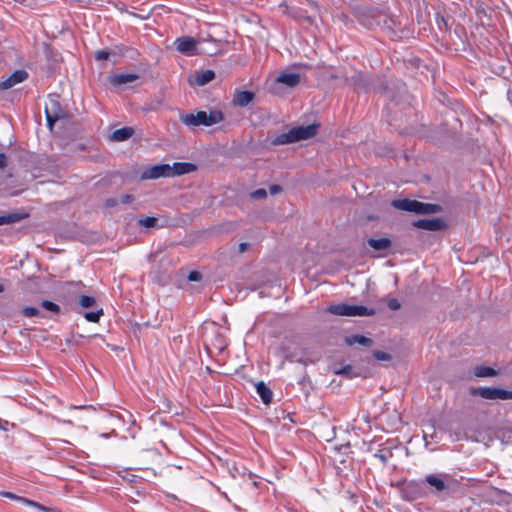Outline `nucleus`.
<instances>
[{
  "instance_id": "nucleus-1",
  "label": "nucleus",
  "mask_w": 512,
  "mask_h": 512,
  "mask_svg": "<svg viewBox=\"0 0 512 512\" xmlns=\"http://www.w3.org/2000/svg\"><path fill=\"white\" fill-rule=\"evenodd\" d=\"M180 121L187 127L212 126L224 120V114L220 110L196 111L191 113H180Z\"/></svg>"
},
{
  "instance_id": "nucleus-2",
  "label": "nucleus",
  "mask_w": 512,
  "mask_h": 512,
  "mask_svg": "<svg viewBox=\"0 0 512 512\" xmlns=\"http://www.w3.org/2000/svg\"><path fill=\"white\" fill-rule=\"evenodd\" d=\"M318 124H310L307 126H297L290 129L288 132L281 133L277 135L273 140L272 144L286 145L295 143L301 140H307L313 138L318 133Z\"/></svg>"
},
{
  "instance_id": "nucleus-3",
  "label": "nucleus",
  "mask_w": 512,
  "mask_h": 512,
  "mask_svg": "<svg viewBox=\"0 0 512 512\" xmlns=\"http://www.w3.org/2000/svg\"><path fill=\"white\" fill-rule=\"evenodd\" d=\"M423 483L430 487V494L444 499L452 493L454 480L447 475L430 474L424 478Z\"/></svg>"
},
{
  "instance_id": "nucleus-4",
  "label": "nucleus",
  "mask_w": 512,
  "mask_h": 512,
  "mask_svg": "<svg viewBox=\"0 0 512 512\" xmlns=\"http://www.w3.org/2000/svg\"><path fill=\"white\" fill-rule=\"evenodd\" d=\"M328 312L338 316H372L375 309L363 305L333 304L327 308Z\"/></svg>"
},
{
  "instance_id": "nucleus-5",
  "label": "nucleus",
  "mask_w": 512,
  "mask_h": 512,
  "mask_svg": "<svg viewBox=\"0 0 512 512\" xmlns=\"http://www.w3.org/2000/svg\"><path fill=\"white\" fill-rule=\"evenodd\" d=\"M204 40H196L192 37H179L175 40L174 45L180 53L187 56H194L198 54H211L210 51L199 48V45L203 43Z\"/></svg>"
},
{
  "instance_id": "nucleus-6",
  "label": "nucleus",
  "mask_w": 512,
  "mask_h": 512,
  "mask_svg": "<svg viewBox=\"0 0 512 512\" xmlns=\"http://www.w3.org/2000/svg\"><path fill=\"white\" fill-rule=\"evenodd\" d=\"M45 115L47 124L50 128L53 127L56 121L65 116V112L61 108L58 95L50 94L48 96V101L45 104Z\"/></svg>"
},
{
  "instance_id": "nucleus-7",
  "label": "nucleus",
  "mask_w": 512,
  "mask_h": 512,
  "mask_svg": "<svg viewBox=\"0 0 512 512\" xmlns=\"http://www.w3.org/2000/svg\"><path fill=\"white\" fill-rule=\"evenodd\" d=\"M471 394L474 396H480L488 400H508L512 399V391H508L497 387H478L471 389Z\"/></svg>"
},
{
  "instance_id": "nucleus-8",
  "label": "nucleus",
  "mask_w": 512,
  "mask_h": 512,
  "mask_svg": "<svg viewBox=\"0 0 512 512\" xmlns=\"http://www.w3.org/2000/svg\"><path fill=\"white\" fill-rule=\"evenodd\" d=\"M422 482L410 481L404 484L402 488V498L407 501H414L417 499L424 498L428 492L426 491Z\"/></svg>"
},
{
  "instance_id": "nucleus-9",
  "label": "nucleus",
  "mask_w": 512,
  "mask_h": 512,
  "mask_svg": "<svg viewBox=\"0 0 512 512\" xmlns=\"http://www.w3.org/2000/svg\"><path fill=\"white\" fill-rule=\"evenodd\" d=\"M29 77V74L24 69L14 71L7 79L0 82V91L11 89L15 85L24 82Z\"/></svg>"
},
{
  "instance_id": "nucleus-10",
  "label": "nucleus",
  "mask_w": 512,
  "mask_h": 512,
  "mask_svg": "<svg viewBox=\"0 0 512 512\" xmlns=\"http://www.w3.org/2000/svg\"><path fill=\"white\" fill-rule=\"evenodd\" d=\"M160 177H173L169 164L155 165L145 170L142 174L143 179H157Z\"/></svg>"
},
{
  "instance_id": "nucleus-11",
  "label": "nucleus",
  "mask_w": 512,
  "mask_h": 512,
  "mask_svg": "<svg viewBox=\"0 0 512 512\" xmlns=\"http://www.w3.org/2000/svg\"><path fill=\"white\" fill-rule=\"evenodd\" d=\"M417 228L428 230V231H440L445 228V222L440 218L434 219H420L413 223Z\"/></svg>"
},
{
  "instance_id": "nucleus-12",
  "label": "nucleus",
  "mask_w": 512,
  "mask_h": 512,
  "mask_svg": "<svg viewBox=\"0 0 512 512\" xmlns=\"http://www.w3.org/2000/svg\"><path fill=\"white\" fill-rule=\"evenodd\" d=\"M0 494L3 495L4 497L12 499V500L20 501V502H22L25 505H29V506L35 507V508H37V509H39L40 511H43V512H52L53 511V509L47 508V507L43 506L42 504H40L38 502H35V501L30 500V499L25 498V497L17 496L15 494L11 493V492H1Z\"/></svg>"
},
{
  "instance_id": "nucleus-13",
  "label": "nucleus",
  "mask_w": 512,
  "mask_h": 512,
  "mask_svg": "<svg viewBox=\"0 0 512 512\" xmlns=\"http://www.w3.org/2000/svg\"><path fill=\"white\" fill-rule=\"evenodd\" d=\"M300 79L301 77L299 73H282L276 80L278 83L294 88L300 83Z\"/></svg>"
},
{
  "instance_id": "nucleus-14",
  "label": "nucleus",
  "mask_w": 512,
  "mask_h": 512,
  "mask_svg": "<svg viewBox=\"0 0 512 512\" xmlns=\"http://www.w3.org/2000/svg\"><path fill=\"white\" fill-rule=\"evenodd\" d=\"M139 79V75L135 73H127V74H115L111 77L110 82L114 86H121L127 83H131Z\"/></svg>"
},
{
  "instance_id": "nucleus-15",
  "label": "nucleus",
  "mask_w": 512,
  "mask_h": 512,
  "mask_svg": "<svg viewBox=\"0 0 512 512\" xmlns=\"http://www.w3.org/2000/svg\"><path fill=\"white\" fill-rule=\"evenodd\" d=\"M173 176L183 175L196 170V166L187 162H176L170 166Z\"/></svg>"
},
{
  "instance_id": "nucleus-16",
  "label": "nucleus",
  "mask_w": 512,
  "mask_h": 512,
  "mask_svg": "<svg viewBox=\"0 0 512 512\" xmlns=\"http://www.w3.org/2000/svg\"><path fill=\"white\" fill-rule=\"evenodd\" d=\"M256 391L264 404L268 405L272 402L273 392L263 381L256 384Z\"/></svg>"
},
{
  "instance_id": "nucleus-17",
  "label": "nucleus",
  "mask_w": 512,
  "mask_h": 512,
  "mask_svg": "<svg viewBox=\"0 0 512 512\" xmlns=\"http://www.w3.org/2000/svg\"><path fill=\"white\" fill-rule=\"evenodd\" d=\"M367 243L371 248H373L376 251H386L392 245V241L387 237L379 239L369 238L367 240Z\"/></svg>"
},
{
  "instance_id": "nucleus-18",
  "label": "nucleus",
  "mask_w": 512,
  "mask_h": 512,
  "mask_svg": "<svg viewBox=\"0 0 512 512\" xmlns=\"http://www.w3.org/2000/svg\"><path fill=\"white\" fill-rule=\"evenodd\" d=\"M134 134V129L132 127H123L115 130L110 139L116 142H122L131 138Z\"/></svg>"
},
{
  "instance_id": "nucleus-19",
  "label": "nucleus",
  "mask_w": 512,
  "mask_h": 512,
  "mask_svg": "<svg viewBox=\"0 0 512 512\" xmlns=\"http://www.w3.org/2000/svg\"><path fill=\"white\" fill-rule=\"evenodd\" d=\"M441 210L437 204L423 203L416 201L415 213L416 214H435Z\"/></svg>"
},
{
  "instance_id": "nucleus-20",
  "label": "nucleus",
  "mask_w": 512,
  "mask_h": 512,
  "mask_svg": "<svg viewBox=\"0 0 512 512\" xmlns=\"http://www.w3.org/2000/svg\"><path fill=\"white\" fill-rule=\"evenodd\" d=\"M254 97L255 95L253 92L239 91L235 94L233 102L240 107H245L254 99Z\"/></svg>"
},
{
  "instance_id": "nucleus-21",
  "label": "nucleus",
  "mask_w": 512,
  "mask_h": 512,
  "mask_svg": "<svg viewBox=\"0 0 512 512\" xmlns=\"http://www.w3.org/2000/svg\"><path fill=\"white\" fill-rule=\"evenodd\" d=\"M345 343L349 346L359 344L365 347H370L373 344V340L363 335L355 334L345 338Z\"/></svg>"
},
{
  "instance_id": "nucleus-22",
  "label": "nucleus",
  "mask_w": 512,
  "mask_h": 512,
  "mask_svg": "<svg viewBox=\"0 0 512 512\" xmlns=\"http://www.w3.org/2000/svg\"><path fill=\"white\" fill-rule=\"evenodd\" d=\"M416 201L417 200H409V199L394 200L392 202V206L394 208L402 210V211L415 213Z\"/></svg>"
},
{
  "instance_id": "nucleus-23",
  "label": "nucleus",
  "mask_w": 512,
  "mask_h": 512,
  "mask_svg": "<svg viewBox=\"0 0 512 512\" xmlns=\"http://www.w3.org/2000/svg\"><path fill=\"white\" fill-rule=\"evenodd\" d=\"M215 78V73L212 70H205L196 73L195 75V84L198 86H204L211 82Z\"/></svg>"
},
{
  "instance_id": "nucleus-24",
  "label": "nucleus",
  "mask_w": 512,
  "mask_h": 512,
  "mask_svg": "<svg viewBox=\"0 0 512 512\" xmlns=\"http://www.w3.org/2000/svg\"><path fill=\"white\" fill-rule=\"evenodd\" d=\"M28 214L25 213H9L4 216H0V226L5 224H13L17 223L24 218H26Z\"/></svg>"
},
{
  "instance_id": "nucleus-25",
  "label": "nucleus",
  "mask_w": 512,
  "mask_h": 512,
  "mask_svg": "<svg viewBox=\"0 0 512 512\" xmlns=\"http://www.w3.org/2000/svg\"><path fill=\"white\" fill-rule=\"evenodd\" d=\"M474 375L479 378L494 377L498 375V372L492 367L477 366L474 368Z\"/></svg>"
},
{
  "instance_id": "nucleus-26",
  "label": "nucleus",
  "mask_w": 512,
  "mask_h": 512,
  "mask_svg": "<svg viewBox=\"0 0 512 512\" xmlns=\"http://www.w3.org/2000/svg\"><path fill=\"white\" fill-rule=\"evenodd\" d=\"M158 223V219L156 217H143L139 218L137 221L138 226L145 228H153L156 227Z\"/></svg>"
},
{
  "instance_id": "nucleus-27",
  "label": "nucleus",
  "mask_w": 512,
  "mask_h": 512,
  "mask_svg": "<svg viewBox=\"0 0 512 512\" xmlns=\"http://www.w3.org/2000/svg\"><path fill=\"white\" fill-rule=\"evenodd\" d=\"M22 313L26 317H38V316L44 317V314H42L40 309L37 307H30V306L24 307L22 309Z\"/></svg>"
},
{
  "instance_id": "nucleus-28",
  "label": "nucleus",
  "mask_w": 512,
  "mask_h": 512,
  "mask_svg": "<svg viewBox=\"0 0 512 512\" xmlns=\"http://www.w3.org/2000/svg\"><path fill=\"white\" fill-rule=\"evenodd\" d=\"M40 307L47 310V311H50V312H53V313H59L60 312V306L52 301H48V300H43L41 303H40Z\"/></svg>"
},
{
  "instance_id": "nucleus-29",
  "label": "nucleus",
  "mask_w": 512,
  "mask_h": 512,
  "mask_svg": "<svg viewBox=\"0 0 512 512\" xmlns=\"http://www.w3.org/2000/svg\"><path fill=\"white\" fill-rule=\"evenodd\" d=\"M95 298L88 295H81L79 297V304L83 308H89L92 307L95 304Z\"/></svg>"
},
{
  "instance_id": "nucleus-30",
  "label": "nucleus",
  "mask_w": 512,
  "mask_h": 512,
  "mask_svg": "<svg viewBox=\"0 0 512 512\" xmlns=\"http://www.w3.org/2000/svg\"><path fill=\"white\" fill-rule=\"evenodd\" d=\"M103 314V310L100 309L98 311H95V312H86L84 314V317L87 321L89 322H98L99 319H100V316Z\"/></svg>"
},
{
  "instance_id": "nucleus-31",
  "label": "nucleus",
  "mask_w": 512,
  "mask_h": 512,
  "mask_svg": "<svg viewBox=\"0 0 512 512\" xmlns=\"http://www.w3.org/2000/svg\"><path fill=\"white\" fill-rule=\"evenodd\" d=\"M373 356L378 361H390L392 359L389 353L380 350H374Z\"/></svg>"
},
{
  "instance_id": "nucleus-32",
  "label": "nucleus",
  "mask_w": 512,
  "mask_h": 512,
  "mask_svg": "<svg viewBox=\"0 0 512 512\" xmlns=\"http://www.w3.org/2000/svg\"><path fill=\"white\" fill-rule=\"evenodd\" d=\"M336 374H342L346 375L348 378H352L356 376V374L353 372V367L351 365H346L340 370L335 371Z\"/></svg>"
},
{
  "instance_id": "nucleus-33",
  "label": "nucleus",
  "mask_w": 512,
  "mask_h": 512,
  "mask_svg": "<svg viewBox=\"0 0 512 512\" xmlns=\"http://www.w3.org/2000/svg\"><path fill=\"white\" fill-rule=\"evenodd\" d=\"M250 197L252 199H257V200L265 199V198H267V191L263 188H259L255 191L251 192Z\"/></svg>"
},
{
  "instance_id": "nucleus-34",
  "label": "nucleus",
  "mask_w": 512,
  "mask_h": 512,
  "mask_svg": "<svg viewBox=\"0 0 512 512\" xmlns=\"http://www.w3.org/2000/svg\"><path fill=\"white\" fill-rule=\"evenodd\" d=\"M110 56V53L106 50H99L96 52L95 54V59L98 60V61H101V60H107Z\"/></svg>"
},
{
  "instance_id": "nucleus-35",
  "label": "nucleus",
  "mask_w": 512,
  "mask_h": 512,
  "mask_svg": "<svg viewBox=\"0 0 512 512\" xmlns=\"http://www.w3.org/2000/svg\"><path fill=\"white\" fill-rule=\"evenodd\" d=\"M387 304H388V307L394 311L400 309V307H401L400 302L395 298L390 299Z\"/></svg>"
},
{
  "instance_id": "nucleus-36",
  "label": "nucleus",
  "mask_w": 512,
  "mask_h": 512,
  "mask_svg": "<svg viewBox=\"0 0 512 512\" xmlns=\"http://www.w3.org/2000/svg\"><path fill=\"white\" fill-rule=\"evenodd\" d=\"M188 279L190 281H200L202 279V274L198 271H191L188 275Z\"/></svg>"
},
{
  "instance_id": "nucleus-37",
  "label": "nucleus",
  "mask_w": 512,
  "mask_h": 512,
  "mask_svg": "<svg viewBox=\"0 0 512 512\" xmlns=\"http://www.w3.org/2000/svg\"><path fill=\"white\" fill-rule=\"evenodd\" d=\"M282 187L278 184H273V185H270L269 187V192L271 195H276V194H279L280 192H282Z\"/></svg>"
},
{
  "instance_id": "nucleus-38",
  "label": "nucleus",
  "mask_w": 512,
  "mask_h": 512,
  "mask_svg": "<svg viewBox=\"0 0 512 512\" xmlns=\"http://www.w3.org/2000/svg\"><path fill=\"white\" fill-rule=\"evenodd\" d=\"M361 24L368 27V28H371L372 26V22H371V15H368V16H363L362 19H361Z\"/></svg>"
},
{
  "instance_id": "nucleus-39",
  "label": "nucleus",
  "mask_w": 512,
  "mask_h": 512,
  "mask_svg": "<svg viewBox=\"0 0 512 512\" xmlns=\"http://www.w3.org/2000/svg\"><path fill=\"white\" fill-rule=\"evenodd\" d=\"M117 204H118V201L115 198H108L105 200V206L108 208L115 207Z\"/></svg>"
},
{
  "instance_id": "nucleus-40",
  "label": "nucleus",
  "mask_w": 512,
  "mask_h": 512,
  "mask_svg": "<svg viewBox=\"0 0 512 512\" xmlns=\"http://www.w3.org/2000/svg\"><path fill=\"white\" fill-rule=\"evenodd\" d=\"M133 200H134V197L130 194H125L121 197V202L123 204H129V203L133 202Z\"/></svg>"
},
{
  "instance_id": "nucleus-41",
  "label": "nucleus",
  "mask_w": 512,
  "mask_h": 512,
  "mask_svg": "<svg viewBox=\"0 0 512 512\" xmlns=\"http://www.w3.org/2000/svg\"><path fill=\"white\" fill-rule=\"evenodd\" d=\"M375 457L380 459V461L383 463V464H386L388 462V455L386 454H383L381 452H378L375 454Z\"/></svg>"
},
{
  "instance_id": "nucleus-42",
  "label": "nucleus",
  "mask_w": 512,
  "mask_h": 512,
  "mask_svg": "<svg viewBox=\"0 0 512 512\" xmlns=\"http://www.w3.org/2000/svg\"><path fill=\"white\" fill-rule=\"evenodd\" d=\"M7 166V156L4 153H0V169Z\"/></svg>"
},
{
  "instance_id": "nucleus-43",
  "label": "nucleus",
  "mask_w": 512,
  "mask_h": 512,
  "mask_svg": "<svg viewBox=\"0 0 512 512\" xmlns=\"http://www.w3.org/2000/svg\"><path fill=\"white\" fill-rule=\"evenodd\" d=\"M249 246H250L249 243L242 242V243L239 244L238 250H239L240 253H243V252H245L249 248Z\"/></svg>"
},
{
  "instance_id": "nucleus-44",
  "label": "nucleus",
  "mask_w": 512,
  "mask_h": 512,
  "mask_svg": "<svg viewBox=\"0 0 512 512\" xmlns=\"http://www.w3.org/2000/svg\"><path fill=\"white\" fill-rule=\"evenodd\" d=\"M385 25L389 30H392L394 32V27H392L390 24H388V21L385 20Z\"/></svg>"
},
{
  "instance_id": "nucleus-45",
  "label": "nucleus",
  "mask_w": 512,
  "mask_h": 512,
  "mask_svg": "<svg viewBox=\"0 0 512 512\" xmlns=\"http://www.w3.org/2000/svg\"><path fill=\"white\" fill-rule=\"evenodd\" d=\"M389 22H390V23H392L394 26H396V21H395L394 19H392V18H391V19L389 20Z\"/></svg>"
},
{
  "instance_id": "nucleus-46",
  "label": "nucleus",
  "mask_w": 512,
  "mask_h": 512,
  "mask_svg": "<svg viewBox=\"0 0 512 512\" xmlns=\"http://www.w3.org/2000/svg\"><path fill=\"white\" fill-rule=\"evenodd\" d=\"M441 21L444 23L445 26H447V23H446V20L444 19V17H441Z\"/></svg>"
},
{
  "instance_id": "nucleus-47",
  "label": "nucleus",
  "mask_w": 512,
  "mask_h": 512,
  "mask_svg": "<svg viewBox=\"0 0 512 512\" xmlns=\"http://www.w3.org/2000/svg\"><path fill=\"white\" fill-rule=\"evenodd\" d=\"M4 291V286L2 284H0V293H2Z\"/></svg>"
}]
</instances>
